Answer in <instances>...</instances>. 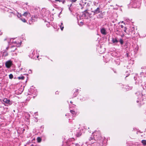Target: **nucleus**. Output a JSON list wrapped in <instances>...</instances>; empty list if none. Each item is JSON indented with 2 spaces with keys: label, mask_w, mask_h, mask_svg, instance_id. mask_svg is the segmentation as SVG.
<instances>
[{
  "label": "nucleus",
  "mask_w": 146,
  "mask_h": 146,
  "mask_svg": "<svg viewBox=\"0 0 146 146\" xmlns=\"http://www.w3.org/2000/svg\"><path fill=\"white\" fill-rule=\"evenodd\" d=\"M92 11L93 12L94 14H97L100 12V8L98 7L97 9L94 11Z\"/></svg>",
  "instance_id": "7ed1b4c3"
},
{
  "label": "nucleus",
  "mask_w": 146,
  "mask_h": 146,
  "mask_svg": "<svg viewBox=\"0 0 146 146\" xmlns=\"http://www.w3.org/2000/svg\"><path fill=\"white\" fill-rule=\"evenodd\" d=\"M141 143L143 145H146V140H143L141 141Z\"/></svg>",
  "instance_id": "0eeeda50"
},
{
  "label": "nucleus",
  "mask_w": 146,
  "mask_h": 146,
  "mask_svg": "<svg viewBox=\"0 0 146 146\" xmlns=\"http://www.w3.org/2000/svg\"><path fill=\"white\" fill-rule=\"evenodd\" d=\"M61 25H62L63 24V23H61ZM60 28L61 27H62V25H60Z\"/></svg>",
  "instance_id": "a211bd4d"
},
{
  "label": "nucleus",
  "mask_w": 146,
  "mask_h": 146,
  "mask_svg": "<svg viewBox=\"0 0 146 146\" xmlns=\"http://www.w3.org/2000/svg\"><path fill=\"white\" fill-rule=\"evenodd\" d=\"M71 1L72 2H75L77 1V0H71Z\"/></svg>",
  "instance_id": "2eb2a0df"
},
{
  "label": "nucleus",
  "mask_w": 146,
  "mask_h": 146,
  "mask_svg": "<svg viewBox=\"0 0 146 146\" xmlns=\"http://www.w3.org/2000/svg\"><path fill=\"white\" fill-rule=\"evenodd\" d=\"M91 139H92L91 138H90V140Z\"/></svg>",
  "instance_id": "412c9836"
},
{
  "label": "nucleus",
  "mask_w": 146,
  "mask_h": 146,
  "mask_svg": "<svg viewBox=\"0 0 146 146\" xmlns=\"http://www.w3.org/2000/svg\"><path fill=\"white\" fill-rule=\"evenodd\" d=\"M3 102L8 104V105H10L12 104L11 101H10L7 98H4L3 100Z\"/></svg>",
  "instance_id": "f257e3e1"
},
{
  "label": "nucleus",
  "mask_w": 146,
  "mask_h": 146,
  "mask_svg": "<svg viewBox=\"0 0 146 146\" xmlns=\"http://www.w3.org/2000/svg\"><path fill=\"white\" fill-rule=\"evenodd\" d=\"M23 15L25 17H27V16H30V15L29 13L28 12H25L23 14Z\"/></svg>",
  "instance_id": "39448f33"
},
{
  "label": "nucleus",
  "mask_w": 146,
  "mask_h": 146,
  "mask_svg": "<svg viewBox=\"0 0 146 146\" xmlns=\"http://www.w3.org/2000/svg\"><path fill=\"white\" fill-rule=\"evenodd\" d=\"M11 64L12 63L11 61H8L5 63L6 66L7 68H9L10 67Z\"/></svg>",
  "instance_id": "f03ea898"
},
{
  "label": "nucleus",
  "mask_w": 146,
  "mask_h": 146,
  "mask_svg": "<svg viewBox=\"0 0 146 146\" xmlns=\"http://www.w3.org/2000/svg\"><path fill=\"white\" fill-rule=\"evenodd\" d=\"M112 41L113 43H116L118 42V40H117L116 38H113L112 40Z\"/></svg>",
  "instance_id": "423d86ee"
},
{
  "label": "nucleus",
  "mask_w": 146,
  "mask_h": 146,
  "mask_svg": "<svg viewBox=\"0 0 146 146\" xmlns=\"http://www.w3.org/2000/svg\"><path fill=\"white\" fill-rule=\"evenodd\" d=\"M9 78L10 79H12L13 77V75L12 74H10L9 75Z\"/></svg>",
  "instance_id": "1a4fd4ad"
},
{
  "label": "nucleus",
  "mask_w": 146,
  "mask_h": 146,
  "mask_svg": "<svg viewBox=\"0 0 146 146\" xmlns=\"http://www.w3.org/2000/svg\"><path fill=\"white\" fill-rule=\"evenodd\" d=\"M101 32L104 35H105L106 34V30L104 28H102L101 29Z\"/></svg>",
  "instance_id": "20e7f679"
},
{
  "label": "nucleus",
  "mask_w": 146,
  "mask_h": 146,
  "mask_svg": "<svg viewBox=\"0 0 146 146\" xmlns=\"http://www.w3.org/2000/svg\"><path fill=\"white\" fill-rule=\"evenodd\" d=\"M24 78H25L23 76H22L21 77H19L18 78L19 80L20 79L23 80L24 79Z\"/></svg>",
  "instance_id": "6e6552de"
},
{
  "label": "nucleus",
  "mask_w": 146,
  "mask_h": 146,
  "mask_svg": "<svg viewBox=\"0 0 146 146\" xmlns=\"http://www.w3.org/2000/svg\"><path fill=\"white\" fill-rule=\"evenodd\" d=\"M70 111L72 114L74 115L75 114V112L74 111L71 110Z\"/></svg>",
  "instance_id": "9b49d317"
},
{
  "label": "nucleus",
  "mask_w": 146,
  "mask_h": 146,
  "mask_svg": "<svg viewBox=\"0 0 146 146\" xmlns=\"http://www.w3.org/2000/svg\"><path fill=\"white\" fill-rule=\"evenodd\" d=\"M80 24H79L80 25H83V22H80Z\"/></svg>",
  "instance_id": "dca6fc26"
},
{
  "label": "nucleus",
  "mask_w": 146,
  "mask_h": 146,
  "mask_svg": "<svg viewBox=\"0 0 146 146\" xmlns=\"http://www.w3.org/2000/svg\"><path fill=\"white\" fill-rule=\"evenodd\" d=\"M56 1H59V2H60V0H55Z\"/></svg>",
  "instance_id": "aec40b11"
},
{
  "label": "nucleus",
  "mask_w": 146,
  "mask_h": 146,
  "mask_svg": "<svg viewBox=\"0 0 146 146\" xmlns=\"http://www.w3.org/2000/svg\"><path fill=\"white\" fill-rule=\"evenodd\" d=\"M125 29L124 30V31L126 33V30L127 29V28H126L125 27Z\"/></svg>",
  "instance_id": "f3484780"
},
{
  "label": "nucleus",
  "mask_w": 146,
  "mask_h": 146,
  "mask_svg": "<svg viewBox=\"0 0 146 146\" xmlns=\"http://www.w3.org/2000/svg\"><path fill=\"white\" fill-rule=\"evenodd\" d=\"M61 29V30H63V29L64 28V27L63 26H62V27H61L60 28Z\"/></svg>",
  "instance_id": "4468645a"
},
{
  "label": "nucleus",
  "mask_w": 146,
  "mask_h": 146,
  "mask_svg": "<svg viewBox=\"0 0 146 146\" xmlns=\"http://www.w3.org/2000/svg\"><path fill=\"white\" fill-rule=\"evenodd\" d=\"M70 102L71 103H72V102H71V101H70Z\"/></svg>",
  "instance_id": "5701e85b"
},
{
  "label": "nucleus",
  "mask_w": 146,
  "mask_h": 146,
  "mask_svg": "<svg viewBox=\"0 0 146 146\" xmlns=\"http://www.w3.org/2000/svg\"><path fill=\"white\" fill-rule=\"evenodd\" d=\"M37 140L38 142H40L41 141V139L40 137H38Z\"/></svg>",
  "instance_id": "9d476101"
},
{
  "label": "nucleus",
  "mask_w": 146,
  "mask_h": 146,
  "mask_svg": "<svg viewBox=\"0 0 146 146\" xmlns=\"http://www.w3.org/2000/svg\"><path fill=\"white\" fill-rule=\"evenodd\" d=\"M121 28H123V25H121Z\"/></svg>",
  "instance_id": "6ab92c4d"
},
{
  "label": "nucleus",
  "mask_w": 146,
  "mask_h": 146,
  "mask_svg": "<svg viewBox=\"0 0 146 146\" xmlns=\"http://www.w3.org/2000/svg\"><path fill=\"white\" fill-rule=\"evenodd\" d=\"M120 43L122 44L123 43V41L122 39H120L119 41Z\"/></svg>",
  "instance_id": "ddd939ff"
},
{
  "label": "nucleus",
  "mask_w": 146,
  "mask_h": 146,
  "mask_svg": "<svg viewBox=\"0 0 146 146\" xmlns=\"http://www.w3.org/2000/svg\"><path fill=\"white\" fill-rule=\"evenodd\" d=\"M123 21H122L121 22V23H123Z\"/></svg>",
  "instance_id": "4be33fe9"
},
{
  "label": "nucleus",
  "mask_w": 146,
  "mask_h": 146,
  "mask_svg": "<svg viewBox=\"0 0 146 146\" xmlns=\"http://www.w3.org/2000/svg\"><path fill=\"white\" fill-rule=\"evenodd\" d=\"M20 19L23 22L25 23L26 22V21L25 19H22L21 18Z\"/></svg>",
  "instance_id": "f8f14e48"
}]
</instances>
